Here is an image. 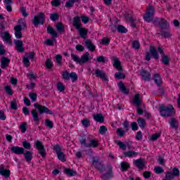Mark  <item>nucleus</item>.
<instances>
[{
  "instance_id": "32",
  "label": "nucleus",
  "mask_w": 180,
  "mask_h": 180,
  "mask_svg": "<svg viewBox=\"0 0 180 180\" xmlns=\"http://www.w3.org/2000/svg\"><path fill=\"white\" fill-rule=\"evenodd\" d=\"M133 103L135 106H140L141 105V100H140V94H136L134 96V100L133 101Z\"/></svg>"
},
{
  "instance_id": "59",
  "label": "nucleus",
  "mask_w": 180,
  "mask_h": 180,
  "mask_svg": "<svg viewBox=\"0 0 180 180\" xmlns=\"http://www.w3.org/2000/svg\"><path fill=\"white\" fill-rule=\"evenodd\" d=\"M109 43H110V39H109V38L103 37L101 39V44L103 46H108L109 44Z\"/></svg>"
},
{
  "instance_id": "17",
  "label": "nucleus",
  "mask_w": 180,
  "mask_h": 180,
  "mask_svg": "<svg viewBox=\"0 0 180 180\" xmlns=\"http://www.w3.org/2000/svg\"><path fill=\"white\" fill-rule=\"evenodd\" d=\"M0 175L4 176V178H9L11 176V170L5 169L4 165H0Z\"/></svg>"
},
{
  "instance_id": "60",
  "label": "nucleus",
  "mask_w": 180,
  "mask_h": 180,
  "mask_svg": "<svg viewBox=\"0 0 180 180\" xmlns=\"http://www.w3.org/2000/svg\"><path fill=\"white\" fill-rule=\"evenodd\" d=\"M56 29L59 33H63V32H64V25L63 23L57 24Z\"/></svg>"
},
{
  "instance_id": "36",
  "label": "nucleus",
  "mask_w": 180,
  "mask_h": 180,
  "mask_svg": "<svg viewBox=\"0 0 180 180\" xmlns=\"http://www.w3.org/2000/svg\"><path fill=\"white\" fill-rule=\"evenodd\" d=\"M64 173L68 175L69 176H75L77 175V172L74 171L72 169L65 168L64 169Z\"/></svg>"
},
{
  "instance_id": "33",
  "label": "nucleus",
  "mask_w": 180,
  "mask_h": 180,
  "mask_svg": "<svg viewBox=\"0 0 180 180\" xmlns=\"http://www.w3.org/2000/svg\"><path fill=\"white\" fill-rule=\"evenodd\" d=\"M0 34L1 36V37L4 39V40H5L6 41H11V34H9V32H0Z\"/></svg>"
},
{
  "instance_id": "23",
  "label": "nucleus",
  "mask_w": 180,
  "mask_h": 180,
  "mask_svg": "<svg viewBox=\"0 0 180 180\" xmlns=\"http://www.w3.org/2000/svg\"><path fill=\"white\" fill-rule=\"evenodd\" d=\"M118 88L120 89V92L122 94H124V95H129V90L126 88V86L123 84V82H120L118 83Z\"/></svg>"
},
{
  "instance_id": "25",
  "label": "nucleus",
  "mask_w": 180,
  "mask_h": 180,
  "mask_svg": "<svg viewBox=\"0 0 180 180\" xmlns=\"http://www.w3.org/2000/svg\"><path fill=\"white\" fill-rule=\"evenodd\" d=\"M77 30H79V34L82 39H86V36H88V30L86 29L79 27Z\"/></svg>"
},
{
  "instance_id": "3",
  "label": "nucleus",
  "mask_w": 180,
  "mask_h": 180,
  "mask_svg": "<svg viewBox=\"0 0 180 180\" xmlns=\"http://www.w3.org/2000/svg\"><path fill=\"white\" fill-rule=\"evenodd\" d=\"M159 110L160 115L162 116V117H169L171 116H174V110H175V109L172 105H160L159 107Z\"/></svg>"
},
{
  "instance_id": "62",
  "label": "nucleus",
  "mask_w": 180,
  "mask_h": 180,
  "mask_svg": "<svg viewBox=\"0 0 180 180\" xmlns=\"http://www.w3.org/2000/svg\"><path fill=\"white\" fill-rule=\"evenodd\" d=\"M22 63L25 67H29L30 65V60H29L27 57L25 56L22 58Z\"/></svg>"
},
{
  "instance_id": "56",
  "label": "nucleus",
  "mask_w": 180,
  "mask_h": 180,
  "mask_svg": "<svg viewBox=\"0 0 180 180\" xmlns=\"http://www.w3.org/2000/svg\"><path fill=\"white\" fill-rule=\"evenodd\" d=\"M22 147H24V150H30L32 148V145L27 141L22 142Z\"/></svg>"
},
{
  "instance_id": "29",
  "label": "nucleus",
  "mask_w": 180,
  "mask_h": 180,
  "mask_svg": "<svg viewBox=\"0 0 180 180\" xmlns=\"http://www.w3.org/2000/svg\"><path fill=\"white\" fill-rule=\"evenodd\" d=\"M138 154L139 153L134 152L133 150L123 152L124 157L125 158L128 157L129 158H131L132 157H137Z\"/></svg>"
},
{
  "instance_id": "51",
  "label": "nucleus",
  "mask_w": 180,
  "mask_h": 180,
  "mask_svg": "<svg viewBox=\"0 0 180 180\" xmlns=\"http://www.w3.org/2000/svg\"><path fill=\"white\" fill-rule=\"evenodd\" d=\"M45 126L48 127V129H53L54 127V123H53V121L50 120H45Z\"/></svg>"
},
{
  "instance_id": "8",
  "label": "nucleus",
  "mask_w": 180,
  "mask_h": 180,
  "mask_svg": "<svg viewBox=\"0 0 180 180\" xmlns=\"http://www.w3.org/2000/svg\"><path fill=\"white\" fill-rule=\"evenodd\" d=\"M46 22V15L44 13H39L37 15L34 16L32 23L35 27H39V25H44Z\"/></svg>"
},
{
  "instance_id": "21",
  "label": "nucleus",
  "mask_w": 180,
  "mask_h": 180,
  "mask_svg": "<svg viewBox=\"0 0 180 180\" xmlns=\"http://www.w3.org/2000/svg\"><path fill=\"white\" fill-rule=\"evenodd\" d=\"M134 165H136V167H137V168H139V169H143V168L146 167V162H144V160H143V158L134 160Z\"/></svg>"
},
{
  "instance_id": "52",
  "label": "nucleus",
  "mask_w": 180,
  "mask_h": 180,
  "mask_svg": "<svg viewBox=\"0 0 180 180\" xmlns=\"http://www.w3.org/2000/svg\"><path fill=\"white\" fill-rule=\"evenodd\" d=\"M117 134L119 137H123L126 134V131L123 130V128H118L117 129Z\"/></svg>"
},
{
  "instance_id": "2",
  "label": "nucleus",
  "mask_w": 180,
  "mask_h": 180,
  "mask_svg": "<svg viewBox=\"0 0 180 180\" xmlns=\"http://www.w3.org/2000/svg\"><path fill=\"white\" fill-rule=\"evenodd\" d=\"M71 58L75 63H77V64H79V65H82V64H86L88 61H90L91 60V55L89 53V52H86L85 53H83L79 58L78 56L71 53Z\"/></svg>"
},
{
  "instance_id": "24",
  "label": "nucleus",
  "mask_w": 180,
  "mask_h": 180,
  "mask_svg": "<svg viewBox=\"0 0 180 180\" xmlns=\"http://www.w3.org/2000/svg\"><path fill=\"white\" fill-rule=\"evenodd\" d=\"M84 43L86 44V49H88V50H89L92 53H94V51H95V50L96 49V46H95V45L92 44V41H91V40L87 39Z\"/></svg>"
},
{
  "instance_id": "10",
  "label": "nucleus",
  "mask_w": 180,
  "mask_h": 180,
  "mask_svg": "<svg viewBox=\"0 0 180 180\" xmlns=\"http://www.w3.org/2000/svg\"><path fill=\"white\" fill-rule=\"evenodd\" d=\"M34 108H35V109H38L39 115H44V113H46V115H54L53 111H51L47 107L39 105V103H34Z\"/></svg>"
},
{
  "instance_id": "37",
  "label": "nucleus",
  "mask_w": 180,
  "mask_h": 180,
  "mask_svg": "<svg viewBox=\"0 0 180 180\" xmlns=\"http://www.w3.org/2000/svg\"><path fill=\"white\" fill-rule=\"evenodd\" d=\"M31 115H32L34 122H39L40 120V118L39 117V112H37V110H32Z\"/></svg>"
},
{
  "instance_id": "57",
  "label": "nucleus",
  "mask_w": 180,
  "mask_h": 180,
  "mask_svg": "<svg viewBox=\"0 0 180 180\" xmlns=\"http://www.w3.org/2000/svg\"><path fill=\"white\" fill-rule=\"evenodd\" d=\"M132 47L134 50H139L140 49V42L138 40H135L132 42Z\"/></svg>"
},
{
  "instance_id": "41",
  "label": "nucleus",
  "mask_w": 180,
  "mask_h": 180,
  "mask_svg": "<svg viewBox=\"0 0 180 180\" xmlns=\"http://www.w3.org/2000/svg\"><path fill=\"white\" fill-rule=\"evenodd\" d=\"M81 123L85 129H88V127H89V126H91V121L88 119H83L82 120Z\"/></svg>"
},
{
  "instance_id": "63",
  "label": "nucleus",
  "mask_w": 180,
  "mask_h": 180,
  "mask_svg": "<svg viewBox=\"0 0 180 180\" xmlns=\"http://www.w3.org/2000/svg\"><path fill=\"white\" fill-rule=\"evenodd\" d=\"M154 171L155 174H164V169L160 166L155 167Z\"/></svg>"
},
{
  "instance_id": "42",
  "label": "nucleus",
  "mask_w": 180,
  "mask_h": 180,
  "mask_svg": "<svg viewBox=\"0 0 180 180\" xmlns=\"http://www.w3.org/2000/svg\"><path fill=\"white\" fill-rule=\"evenodd\" d=\"M75 2H79V0H68L65 4V8H72Z\"/></svg>"
},
{
  "instance_id": "64",
  "label": "nucleus",
  "mask_w": 180,
  "mask_h": 180,
  "mask_svg": "<svg viewBox=\"0 0 180 180\" xmlns=\"http://www.w3.org/2000/svg\"><path fill=\"white\" fill-rule=\"evenodd\" d=\"M106 131H108V128L105 126H101L99 129L100 134H105Z\"/></svg>"
},
{
  "instance_id": "40",
  "label": "nucleus",
  "mask_w": 180,
  "mask_h": 180,
  "mask_svg": "<svg viewBox=\"0 0 180 180\" xmlns=\"http://www.w3.org/2000/svg\"><path fill=\"white\" fill-rule=\"evenodd\" d=\"M169 61H171V59H169V57L167 55H163L162 56V63L165 65H168L169 64Z\"/></svg>"
},
{
  "instance_id": "14",
  "label": "nucleus",
  "mask_w": 180,
  "mask_h": 180,
  "mask_svg": "<svg viewBox=\"0 0 180 180\" xmlns=\"http://www.w3.org/2000/svg\"><path fill=\"white\" fill-rule=\"evenodd\" d=\"M140 75L143 81H151V73L148 70L141 69L140 70Z\"/></svg>"
},
{
  "instance_id": "16",
  "label": "nucleus",
  "mask_w": 180,
  "mask_h": 180,
  "mask_svg": "<svg viewBox=\"0 0 180 180\" xmlns=\"http://www.w3.org/2000/svg\"><path fill=\"white\" fill-rule=\"evenodd\" d=\"M13 154H16L17 155H23L25 148L19 146H13L10 148Z\"/></svg>"
},
{
  "instance_id": "48",
  "label": "nucleus",
  "mask_w": 180,
  "mask_h": 180,
  "mask_svg": "<svg viewBox=\"0 0 180 180\" xmlns=\"http://www.w3.org/2000/svg\"><path fill=\"white\" fill-rule=\"evenodd\" d=\"M59 18L60 15H58L57 13H53L50 15V19L52 22H56V20H58Z\"/></svg>"
},
{
  "instance_id": "11",
  "label": "nucleus",
  "mask_w": 180,
  "mask_h": 180,
  "mask_svg": "<svg viewBox=\"0 0 180 180\" xmlns=\"http://www.w3.org/2000/svg\"><path fill=\"white\" fill-rule=\"evenodd\" d=\"M107 172L101 174L102 180H110L115 174H113V167L111 165L107 166Z\"/></svg>"
},
{
  "instance_id": "39",
  "label": "nucleus",
  "mask_w": 180,
  "mask_h": 180,
  "mask_svg": "<svg viewBox=\"0 0 180 180\" xmlns=\"http://www.w3.org/2000/svg\"><path fill=\"white\" fill-rule=\"evenodd\" d=\"M115 143L116 144H117V146H119L121 150H122L123 151H126L127 146H126L124 143L122 142V141H115Z\"/></svg>"
},
{
  "instance_id": "44",
  "label": "nucleus",
  "mask_w": 180,
  "mask_h": 180,
  "mask_svg": "<svg viewBox=\"0 0 180 180\" xmlns=\"http://www.w3.org/2000/svg\"><path fill=\"white\" fill-rule=\"evenodd\" d=\"M117 30L118 33H127V28H125V27L122 25H117Z\"/></svg>"
},
{
  "instance_id": "61",
  "label": "nucleus",
  "mask_w": 180,
  "mask_h": 180,
  "mask_svg": "<svg viewBox=\"0 0 180 180\" xmlns=\"http://www.w3.org/2000/svg\"><path fill=\"white\" fill-rule=\"evenodd\" d=\"M29 97L32 102H36V101H37V94H36V93H30Z\"/></svg>"
},
{
  "instance_id": "31",
  "label": "nucleus",
  "mask_w": 180,
  "mask_h": 180,
  "mask_svg": "<svg viewBox=\"0 0 180 180\" xmlns=\"http://www.w3.org/2000/svg\"><path fill=\"white\" fill-rule=\"evenodd\" d=\"M94 119L96 122L98 123H103L105 122V118L102 114H96L94 115Z\"/></svg>"
},
{
  "instance_id": "15",
  "label": "nucleus",
  "mask_w": 180,
  "mask_h": 180,
  "mask_svg": "<svg viewBox=\"0 0 180 180\" xmlns=\"http://www.w3.org/2000/svg\"><path fill=\"white\" fill-rule=\"evenodd\" d=\"M14 44L15 46V50L18 53H25V46H23V41L15 40L14 41Z\"/></svg>"
},
{
  "instance_id": "46",
  "label": "nucleus",
  "mask_w": 180,
  "mask_h": 180,
  "mask_svg": "<svg viewBox=\"0 0 180 180\" xmlns=\"http://www.w3.org/2000/svg\"><path fill=\"white\" fill-rule=\"evenodd\" d=\"M53 61L50 60L49 58L46 59L45 62V66L48 70H51L53 68Z\"/></svg>"
},
{
  "instance_id": "38",
  "label": "nucleus",
  "mask_w": 180,
  "mask_h": 180,
  "mask_svg": "<svg viewBox=\"0 0 180 180\" xmlns=\"http://www.w3.org/2000/svg\"><path fill=\"white\" fill-rule=\"evenodd\" d=\"M138 122V124L139 126V127H141V129H145L146 128V120L142 118V117H139L137 120Z\"/></svg>"
},
{
  "instance_id": "58",
  "label": "nucleus",
  "mask_w": 180,
  "mask_h": 180,
  "mask_svg": "<svg viewBox=\"0 0 180 180\" xmlns=\"http://www.w3.org/2000/svg\"><path fill=\"white\" fill-rule=\"evenodd\" d=\"M53 151L56 153V154H59L60 153H62L61 151V146L58 144H56L53 148Z\"/></svg>"
},
{
  "instance_id": "9",
  "label": "nucleus",
  "mask_w": 180,
  "mask_h": 180,
  "mask_svg": "<svg viewBox=\"0 0 180 180\" xmlns=\"http://www.w3.org/2000/svg\"><path fill=\"white\" fill-rule=\"evenodd\" d=\"M179 175V169H178V167H174L172 172L168 171L166 172L165 179H163L162 180H174L175 178H178Z\"/></svg>"
},
{
  "instance_id": "45",
  "label": "nucleus",
  "mask_w": 180,
  "mask_h": 180,
  "mask_svg": "<svg viewBox=\"0 0 180 180\" xmlns=\"http://www.w3.org/2000/svg\"><path fill=\"white\" fill-rule=\"evenodd\" d=\"M20 129L21 130V133L25 134L27 131V122H22L20 126Z\"/></svg>"
},
{
  "instance_id": "13",
  "label": "nucleus",
  "mask_w": 180,
  "mask_h": 180,
  "mask_svg": "<svg viewBox=\"0 0 180 180\" xmlns=\"http://www.w3.org/2000/svg\"><path fill=\"white\" fill-rule=\"evenodd\" d=\"M95 75L97 78H101L103 81L108 82V76H106V72L103 70H101V69H96L95 70Z\"/></svg>"
},
{
  "instance_id": "26",
  "label": "nucleus",
  "mask_w": 180,
  "mask_h": 180,
  "mask_svg": "<svg viewBox=\"0 0 180 180\" xmlns=\"http://www.w3.org/2000/svg\"><path fill=\"white\" fill-rule=\"evenodd\" d=\"M170 127L172 129H174V130H178V127H179V122L176 120V118L172 117L171 122H169Z\"/></svg>"
},
{
  "instance_id": "12",
  "label": "nucleus",
  "mask_w": 180,
  "mask_h": 180,
  "mask_svg": "<svg viewBox=\"0 0 180 180\" xmlns=\"http://www.w3.org/2000/svg\"><path fill=\"white\" fill-rule=\"evenodd\" d=\"M37 150H39V154L41 155L42 158H46V149L44 148V145L40 141H37L34 145Z\"/></svg>"
},
{
  "instance_id": "30",
  "label": "nucleus",
  "mask_w": 180,
  "mask_h": 180,
  "mask_svg": "<svg viewBox=\"0 0 180 180\" xmlns=\"http://www.w3.org/2000/svg\"><path fill=\"white\" fill-rule=\"evenodd\" d=\"M158 34H160L162 37H165V39H169V37H172V34L169 32V31L160 30Z\"/></svg>"
},
{
  "instance_id": "5",
  "label": "nucleus",
  "mask_w": 180,
  "mask_h": 180,
  "mask_svg": "<svg viewBox=\"0 0 180 180\" xmlns=\"http://www.w3.org/2000/svg\"><path fill=\"white\" fill-rule=\"evenodd\" d=\"M92 165L94 167L95 169L99 171L101 174L106 171V166L99 160V158H92Z\"/></svg>"
},
{
  "instance_id": "54",
  "label": "nucleus",
  "mask_w": 180,
  "mask_h": 180,
  "mask_svg": "<svg viewBox=\"0 0 180 180\" xmlns=\"http://www.w3.org/2000/svg\"><path fill=\"white\" fill-rule=\"evenodd\" d=\"M62 77L65 81H70V73H68V71H64L62 74Z\"/></svg>"
},
{
  "instance_id": "18",
  "label": "nucleus",
  "mask_w": 180,
  "mask_h": 180,
  "mask_svg": "<svg viewBox=\"0 0 180 180\" xmlns=\"http://www.w3.org/2000/svg\"><path fill=\"white\" fill-rule=\"evenodd\" d=\"M113 67L116 68V70H118L120 72H122L123 71V68H122V63L117 57L113 58Z\"/></svg>"
},
{
  "instance_id": "27",
  "label": "nucleus",
  "mask_w": 180,
  "mask_h": 180,
  "mask_svg": "<svg viewBox=\"0 0 180 180\" xmlns=\"http://www.w3.org/2000/svg\"><path fill=\"white\" fill-rule=\"evenodd\" d=\"M11 63V59L6 58V57H3L1 58V67L3 69L6 68V67H8V65H9Z\"/></svg>"
},
{
  "instance_id": "55",
  "label": "nucleus",
  "mask_w": 180,
  "mask_h": 180,
  "mask_svg": "<svg viewBox=\"0 0 180 180\" xmlns=\"http://www.w3.org/2000/svg\"><path fill=\"white\" fill-rule=\"evenodd\" d=\"M57 89L58 91H59L60 92H63V91H65V86H64V84H63V83L61 82H58L57 84Z\"/></svg>"
},
{
  "instance_id": "20",
  "label": "nucleus",
  "mask_w": 180,
  "mask_h": 180,
  "mask_svg": "<svg viewBox=\"0 0 180 180\" xmlns=\"http://www.w3.org/2000/svg\"><path fill=\"white\" fill-rule=\"evenodd\" d=\"M22 155L27 162H30L33 160V153L30 150H25Z\"/></svg>"
},
{
  "instance_id": "35",
  "label": "nucleus",
  "mask_w": 180,
  "mask_h": 180,
  "mask_svg": "<svg viewBox=\"0 0 180 180\" xmlns=\"http://www.w3.org/2000/svg\"><path fill=\"white\" fill-rule=\"evenodd\" d=\"M58 159L62 162H65L67 161V155H65L63 152H60L56 154Z\"/></svg>"
},
{
  "instance_id": "1",
  "label": "nucleus",
  "mask_w": 180,
  "mask_h": 180,
  "mask_svg": "<svg viewBox=\"0 0 180 180\" xmlns=\"http://www.w3.org/2000/svg\"><path fill=\"white\" fill-rule=\"evenodd\" d=\"M154 13H155L154 7L150 6L146 11V15L143 17L145 22H153L154 26H159L162 30H168L170 27L168 21L163 18H156L154 19Z\"/></svg>"
},
{
  "instance_id": "6",
  "label": "nucleus",
  "mask_w": 180,
  "mask_h": 180,
  "mask_svg": "<svg viewBox=\"0 0 180 180\" xmlns=\"http://www.w3.org/2000/svg\"><path fill=\"white\" fill-rule=\"evenodd\" d=\"M81 146H84L86 148H98L99 147V141L96 139H91L89 143H86V139H82L79 140Z\"/></svg>"
},
{
  "instance_id": "43",
  "label": "nucleus",
  "mask_w": 180,
  "mask_h": 180,
  "mask_svg": "<svg viewBox=\"0 0 180 180\" xmlns=\"http://www.w3.org/2000/svg\"><path fill=\"white\" fill-rule=\"evenodd\" d=\"M130 168V165L127 162H121V169L122 171H127V169Z\"/></svg>"
},
{
  "instance_id": "47",
  "label": "nucleus",
  "mask_w": 180,
  "mask_h": 180,
  "mask_svg": "<svg viewBox=\"0 0 180 180\" xmlns=\"http://www.w3.org/2000/svg\"><path fill=\"white\" fill-rule=\"evenodd\" d=\"M70 78L72 79V82H75L78 80V75L76 72H72L70 73Z\"/></svg>"
},
{
  "instance_id": "19",
  "label": "nucleus",
  "mask_w": 180,
  "mask_h": 180,
  "mask_svg": "<svg viewBox=\"0 0 180 180\" xmlns=\"http://www.w3.org/2000/svg\"><path fill=\"white\" fill-rule=\"evenodd\" d=\"M15 36L16 39H22V25H18L14 27Z\"/></svg>"
},
{
  "instance_id": "4",
  "label": "nucleus",
  "mask_w": 180,
  "mask_h": 180,
  "mask_svg": "<svg viewBox=\"0 0 180 180\" xmlns=\"http://www.w3.org/2000/svg\"><path fill=\"white\" fill-rule=\"evenodd\" d=\"M47 33L52 36L53 38L46 39V41L44 42V44H46V46H54L56 38L58 37V33H57V31H56L54 28H53V27H51L50 25L47 27Z\"/></svg>"
},
{
  "instance_id": "22",
  "label": "nucleus",
  "mask_w": 180,
  "mask_h": 180,
  "mask_svg": "<svg viewBox=\"0 0 180 180\" xmlns=\"http://www.w3.org/2000/svg\"><path fill=\"white\" fill-rule=\"evenodd\" d=\"M153 80L157 86H161L162 84V78H161V75H160L158 73L153 75Z\"/></svg>"
},
{
  "instance_id": "28",
  "label": "nucleus",
  "mask_w": 180,
  "mask_h": 180,
  "mask_svg": "<svg viewBox=\"0 0 180 180\" xmlns=\"http://www.w3.org/2000/svg\"><path fill=\"white\" fill-rule=\"evenodd\" d=\"M81 25V18L79 16H75L73 18V26L76 27V29H79Z\"/></svg>"
},
{
  "instance_id": "49",
  "label": "nucleus",
  "mask_w": 180,
  "mask_h": 180,
  "mask_svg": "<svg viewBox=\"0 0 180 180\" xmlns=\"http://www.w3.org/2000/svg\"><path fill=\"white\" fill-rule=\"evenodd\" d=\"M122 124L125 131H129V130H130V122L129 120H125Z\"/></svg>"
},
{
  "instance_id": "7",
  "label": "nucleus",
  "mask_w": 180,
  "mask_h": 180,
  "mask_svg": "<svg viewBox=\"0 0 180 180\" xmlns=\"http://www.w3.org/2000/svg\"><path fill=\"white\" fill-rule=\"evenodd\" d=\"M151 56L155 60L160 58V54H158V51H157L155 47L153 46L150 47L149 51L146 52L145 60L146 61H150L151 60Z\"/></svg>"
},
{
  "instance_id": "53",
  "label": "nucleus",
  "mask_w": 180,
  "mask_h": 180,
  "mask_svg": "<svg viewBox=\"0 0 180 180\" xmlns=\"http://www.w3.org/2000/svg\"><path fill=\"white\" fill-rule=\"evenodd\" d=\"M11 108L13 110H17L18 109V103L16 102V99H13L11 103Z\"/></svg>"
},
{
  "instance_id": "34",
  "label": "nucleus",
  "mask_w": 180,
  "mask_h": 180,
  "mask_svg": "<svg viewBox=\"0 0 180 180\" xmlns=\"http://www.w3.org/2000/svg\"><path fill=\"white\" fill-rule=\"evenodd\" d=\"M127 20H129L131 23V27L136 28L137 27V26L136 25V23H134V22H136V18H133V16L130 15L129 14H128L127 16Z\"/></svg>"
},
{
  "instance_id": "50",
  "label": "nucleus",
  "mask_w": 180,
  "mask_h": 180,
  "mask_svg": "<svg viewBox=\"0 0 180 180\" xmlns=\"http://www.w3.org/2000/svg\"><path fill=\"white\" fill-rule=\"evenodd\" d=\"M115 79H124V78H126V75H124V74L120 72H116L115 74Z\"/></svg>"
}]
</instances>
